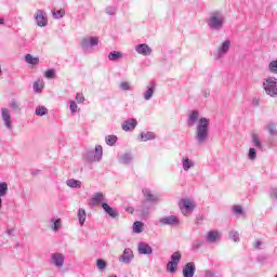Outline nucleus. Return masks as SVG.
I'll return each mask as SVG.
<instances>
[{
    "label": "nucleus",
    "instance_id": "cd10ccee",
    "mask_svg": "<svg viewBox=\"0 0 277 277\" xmlns=\"http://www.w3.org/2000/svg\"><path fill=\"white\" fill-rule=\"evenodd\" d=\"M155 134L153 132H142L141 133V142H148L150 140H155Z\"/></svg>",
    "mask_w": 277,
    "mask_h": 277
},
{
    "label": "nucleus",
    "instance_id": "393cba45",
    "mask_svg": "<svg viewBox=\"0 0 277 277\" xmlns=\"http://www.w3.org/2000/svg\"><path fill=\"white\" fill-rule=\"evenodd\" d=\"M182 168L185 172H188L189 169L194 168V160L184 157L182 159Z\"/></svg>",
    "mask_w": 277,
    "mask_h": 277
},
{
    "label": "nucleus",
    "instance_id": "e433bc0d",
    "mask_svg": "<svg viewBox=\"0 0 277 277\" xmlns=\"http://www.w3.org/2000/svg\"><path fill=\"white\" fill-rule=\"evenodd\" d=\"M266 129L271 135H277V124L274 122H271L266 126Z\"/></svg>",
    "mask_w": 277,
    "mask_h": 277
},
{
    "label": "nucleus",
    "instance_id": "72a5a7b5",
    "mask_svg": "<svg viewBox=\"0 0 277 277\" xmlns=\"http://www.w3.org/2000/svg\"><path fill=\"white\" fill-rule=\"evenodd\" d=\"M181 258L182 254L180 253V251H175L172 255H171V263H174L175 265H179V263H181Z\"/></svg>",
    "mask_w": 277,
    "mask_h": 277
},
{
    "label": "nucleus",
    "instance_id": "e2e57ef3",
    "mask_svg": "<svg viewBox=\"0 0 277 277\" xmlns=\"http://www.w3.org/2000/svg\"><path fill=\"white\" fill-rule=\"evenodd\" d=\"M109 277H118V276H116V275H110Z\"/></svg>",
    "mask_w": 277,
    "mask_h": 277
},
{
    "label": "nucleus",
    "instance_id": "aec40b11",
    "mask_svg": "<svg viewBox=\"0 0 277 277\" xmlns=\"http://www.w3.org/2000/svg\"><path fill=\"white\" fill-rule=\"evenodd\" d=\"M138 254H153V247L146 242H138Z\"/></svg>",
    "mask_w": 277,
    "mask_h": 277
},
{
    "label": "nucleus",
    "instance_id": "c85d7f7f",
    "mask_svg": "<svg viewBox=\"0 0 277 277\" xmlns=\"http://www.w3.org/2000/svg\"><path fill=\"white\" fill-rule=\"evenodd\" d=\"M25 60L27 64H31L32 66H37V64H40V58L34 57L31 54H27L25 56Z\"/></svg>",
    "mask_w": 277,
    "mask_h": 277
},
{
    "label": "nucleus",
    "instance_id": "4d7b16f0",
    "mask_svg": "<svg viewBox=\"0 0 277 277\" xmlns=\"http://www.w3.org/2000/svg\"><path fill=\"white\" fill-rule=\"evenodd\" d=\"M261 246H263V243L261 242V240H256L253 245L254 248L259 249L261 248Z\"/></svg>",
    "mask_w": 277,
    "mask_h": 277
},
{
    "label": "nucleus",
    "instance_id": "473e14b6",
    "mask_svg": "<svg viewBox=\"0 0 277 277\" xmlns=\"http://www.w3.org/2000/svg\"><path fill=\"white\" fill-rule=\"evenodd\" d=\"M52 15H53V18H55L56 21H60V18H64V16L66 15V11L62 9L58 11L52 10Z\"/></svg>",
    "mask_w": 277,
    "mask_h": 277
},
{
    "label": "nucleus",
    "instance_id": "9d476101",
    "mask_svg": "<svg viewBox=\"0 0 277 277\" xmlns=\"http://www.w3.org/2000/svg\"><path fill=\"white\" fill-rule=\"evenodd\" d=\"M135 51L138 53V55H144L145 57L151 55L153 53V49L146 43L135 45Z\"/></svg>",
    "mask_w": 277,
    "mask_h": 277
},
{
    "label": "nucleus",
    "instance_id": "423d86ee",
    "mask_svg": "<svg viewBox=\"0 0 277 277\" xmlns=\"http://www.w3.org/2000/svg\"><path fill=\"white\" fill-rule=\"evenodd\" d=\"M1 118L3 120L5 129L12 131L14 127L12 126V114L10 113V109L1 108Z\"/></svg>",
    "mask_w": 277,
    "mask_h": 277
},
{
    "label": "nucleus",
    "instance_id": "de8ad7c7",
    "mask_svg": "<svg viewBox=\"0 0 277 277\" xmlns=\"http://www.w3.org/2000/svg\"><path fill=\"white\" fill-rule=\"evenodd\" d=\"M119 88L121 90H123L124 92H127V91L131 90V84L129 82H127V81H122L120 83Z\"/></svg>",
    "mask_w": 277,
    "mask_h": 277
},
{
    "label": "nucleus",
    "instance_id": "6e6d98bb",
    "mask_svg": "<svg viewBox=\"0 0 277 277\" xmlns=\"http://www.w3.org/2000/svg\"><path fill=\"white\" fill-rule=\"evenodd\" d=\"M146 202H143L142 213L143 215H148V208H145Z\"/></svg>",
    "mask_w": 277,
    "mask_h": 277
},
{
    "label": "nucleus",
    "instance_id": "052dcab7",
    "mask_svg": "<svg viewBox=\"0 0 277 277\" xmlns=\"http://www.w3.org/2000/svg\"><path fill=\"white\" fill-rule=\"evenodd\" d=\"M3 23H5V19L0 17V25H3Z\"/></svg>",
    "mask_w": 277,
    "mask_h": 277
},
{
    "label": "nucleus",
    "instance_id": "c03bdc74",
    "mask_svg": "<svg viewBox=\"0 0 277 277\" xmlns=\"http://www.w3.org/2000/svg\"><path fill=\"white\" fill-rule=\"evenodd\" d=\"M269 198L271 200H275V202H277V187L269 189Z\"/></svg>",
    "mask_w": 277,
    "mask_h": 277
},
{
    "label": "nucleus",
    "instance_id": "680f3d73",
    "mask_svg": "<svg viewBox=\"0 0 277 277\" xmlns=\"http://www.w3.org/2000/svg\"><path fill=\"white\" fill-rule=\"evenodd\" d=\"M208 94H209V92L206 91V92H205V97H206V98H207V95H208Z\"/></svg>",
    "mask_w": 277,
    "mask_h": 277
},
{
    "label": "nucleus",
    "instance_id": "f8f14e48",
    "mask_svg": "<svg viewBox=\"0 0 277 277\" xmlns=\"http://www.w3.org/2000/svg\"><path fill=\"white\" fill-rule=\"evenodd\" d=\"M82 49H90L92 47H98V37L84 38L81 41Z\"/></svg>",
    "mask_w": 277,
    "mask_h": 277
},
{
    "label": "nucleus",
    "instance_id": "49530a36",
    "mask_svg": "<svg viewBox=\"0 0 277 277\" xmlns=\"http://www.w3.org/2000/svg\"><path fill=\"white\" fill-rule=\"evenodd\" d=\"M96 265L98 269H105L107 267V262H105L103 259H98Z\"/></svg>",
    "mask_w": 277,
    "mask_h": 277
},
{
    "label": "nucleus",
    "instance_id": "13d9d810",
    "mask_svg": "<svg viewBox=\"0 0 277 277\" xmlns=\"http://www.w3.org/2000/svg\"><path fill=\"white\" fill-rule=\"evenodd\" d=\"M11 107H12L13 109H18V104L16 103V101H12V102H11Z\"/></svg>",
    "mask_w": 277,
    "mask_h": 277
},
{
    "label": "nucleus",
    "instance_id": "79ce46f5",
    "mask_svg": "<svg viewBox=\"0 0 277 277\" xmlns=\"http://www.w3.org/2000/svg\"><path fill=\"white\" fill-rule=\"evenodd\" d=\"M268 70L273 74V75H277V60L272 61L268 64Z\"/></svg>",
    "mask_w": 277,
    "mask_h": 277
},
{
    "label": "nucleus",
    "instance_id": "f257e3e1",
    "mask_svg": "<svg viewBox=\"0 0 277 277\" xmlns=\"http://www.w3.org/2000/svg\"><path fill=\"white\" fill-rule=\"evenodd\" d=\"M188 127H195V141L198 146H205L209 142V124L210 120L206 117L200 118V113L198 110H192L188 115L187 120Z\"/></svg>",
    "mask_w": 277,
    "mask_h": 277
},
{
    "label": "nucleus",
    "instance_id": "0e129e2a",
    "mask_svg": "<svg viewBox=\"0 0 277 277\" xmlns=\"http://www.w3.org/2000/svg\"><path fill=\"white\" fill-rule=\"evenodd\" d=\"M276 277H277V275H276Z\"/></svg>",
    "mask_w": 277,
    "mask_h": 277
},
{
    "label": "nucleus",
    "instance_id": "7ed1b4c3",
    "mask_svg": "<svg viewBox=\"0 0 277 277\" xmlns=\"http://www.w3.org/2000/svg\"><path fill=\"white\" fill-rule=\"evenodd\" d=\"M84 159L89 163H98V161H101L103 159V146L96 145L95 150L91 149V150L87 151L84 155Z\"/></svg>",
    "mask_w": 277,
    "mask_h": 277
},
{
    "label": "nucleus",
    "instance_id": "58836bf2",
    "mask_svg": "<svg viewBox=\"0 0 277 277\" xmlns=\"http://www.w3.org/2000/svg\"><path fill=\"white\" fill-rule=\"evenodd\" d=\"M116 142H118V136H116V135L106 136V144L108 146H114L116 144Z\"/></svg>",
    "mask_w": 277,
    "mask_h": 277
},
{
    "label": "nucleus",
    "instance_id": "a211bd4d",
    "mask_svg": "<svg viewBox=\"0 0 277 277\" xmlns=\"http://www.w3.org/2000/svg\"><path fill=\"white\" fill-rule=\"evenodd\" d=\"M137 127V119H128L121 124L123 131H133Z\"/></svg>",
    "mask_w": 277,
    "mask_h": 277
},
{
    "label": "nucleus",
    "instance_id": "f3484780",
    "mask_svg": "<svg viewBox=\"0 0 277 277\" xmlns=\"http://www.w3.org/2000/svg\"><path fill=\"white\" fill-rule=\"evenodd\" d=\"M102 209L107 213V215H109V217H113V220H116V217L120 215L118 210L111 208L107 202L102 203Z\"/></svg>",
    "mask_w": 277,
    "mask_h": 277
},
{
    "label": "nucleus",
    "instance_id": "864d4df0",
    "mask_svg": "<svg viewBox=\"0 0 277 277\" xmlns=\"http://www.w3.org/2000/svg\"><path fill=\"white\" fill-rule=\"evenodd\" d=\"M205 277H217L213 271H206L205 272Z\"/></svg>",
    "mask_w": 277,
    "mask_h": 277
},
{
    "label": "nucleus",
    "instance_id": "dca6fc26",
    "mask_svg": "<svg viewBox=\"0 0 277 277\" xmlns=\"http://www.w3.org/2000/svg\"><path fill=\"white\" fill-rule=\"evenodd\" d=\"M195 274H196V263L188 262L183 268V276L194 277Z\"/></svg>",
    "mask_w": 277,
    "mask_h": 277
},
{
    "label": "nucleus",
    "instance_id": "ea45409f",
    "mask_svg": "<svg viewBox=\"0 0 277 277\" xmlns=\"http://www.w3.org/2000/svg\"><path fill=\"white\" fill-rule=\"evenodd\" d=\"M232 211L234 215H243V207L239 205L233 206Z\"/></svg>",
    "mask_w": 277,
    "mask_h": 277
},
{
    "label": "nucleus",
    "instance_id": "bf43d9fd",
    "mask_svg": "<svg viewBox=\"0 0 277 277\" xmlns=\"http://www.w3.org/2000/svg\"><path fill=\"white\" fill-rule=\"evenodd\" d=\"M126 211H128V213H133V211H135L132 207H129L126 209Z\"/></svg>",
    "mask_w": 277,
    "mask_h": 277
},
{
    "label": "nucleus",
    "instance_id": "3c124183",
    "mask_svg": "<svg viewBox=\"0 0 277 277\" xmlns=\"http://www.w3.org/2000/svg\"><path fill=\"white\" fill-rule=\"evenodd\" d=\"M230 237H232L233 241H235V242L239 241V233L238 232H232Z\"/></svg>",
    "mask_w": 277,
    "mask_h": 277
},
{
    "label": "nucleus",
    "instance_id": "2eb2a0df",
    "mask_svg": "<svg viewBox=\"0 0 277 277\" xmlns=\"http://www.w3.org/2000/svg\"><path fill=\"white\" fill-rule=\"evenodd\" d=\"M51 263L55 267H64V254L63 253H52Z\"/></svg>",
    "mask_w": 277,
    "mask_h": 277
},
{
    "label": "nucleus",
    "instance_id": "5701e85b",
    "mask_svg": "<svg viewBox=\"0 0 277 277\" xmlns=\"http://www.w3.org/2000/svg\"><path fill=\"white\" fill-rule=\"evenodd\" d=\"M251 138L253 146L256 147L258 150H263V143L261 142V137L259 136V134L253 133L251 135Z\"/></svg>",
    "mask_w": 277,
    "mask_h": 277
},
{
    "label": "nucleus",
    "instance_id": "c756f323",
    "mask_svg": "<svg viewBox=\"0 0 277 277\" xmlns=\"http://www.w3.org/2000/svg\"><path fill=\"white\" fill-rule=\"evenodd\" d=\"M205 243V241L200 240V239H195L192 243V250L193 252H198L199 249L202 248V245Z\"/></svg>",
    "mask_w": 277,
    "mask_h": 277
},
{
    "label": "nucleus",
    "instance_id": "4468645a",
    "mask_svg": "<svg viewBox=\"0 0 277 277\" xmlns=\"http://www.w3.org/2000/svg\"><path fill=\"white\" fill-rule=\"evenodd\" d=\"M143 196L147 202H159V195L154 194L149 188L143 189Z\"/></svg>",
    "mask_w": 277,
    "mask_h": 277
},
{
    "label": "nucleus",
    "instance_id": "1a4fd4ad",
    "mask_svg": "<svg viewBox=\"0 0 277 277\" xmlns=\"http://www.w3.org/2000/svg\"><path fill=\"white\" fill-rule=\"evenodd\" d=\"M133 250L126 248L123 253L119 256V261L120 263H126V265H129L131 261H133Z\"/></svg>",
    "mask_w": 277,
    "mask_h": 277
},
{
    "label": "nucleus",
    "instance_id": "4be33fe9",
    "mask_svg": "<svg viewBox=\"0 0 277 277\" xmlns=\"http://www.w3.org/2000/svg\"><path fill=\"white\" fill-rule=\"evenodd\" d=\"M8 196V183L1 182L0 183V209H3V197Z\"/></svg>",
    "mask_w": 277,
    "mask_h": 277
},
{
    "label": "nucleus",
    "instance_id": "9b49d317",
    "mask_svg": "<svg viewBox=\"0 0 277 277\" xmlns=\"http://www.w3.org/2000/svg\"><path fill=\"white\" fill-rule=\"evenodd\" d=\"M161 226H174L179 224V217L176 215H169L159 220Z\"/></svg>",
    "mask_w": 277,
    "mask_h": 277
},
{
    "label": "nucleus",
    "instance_id": "bb28decb",
    "mask_svg": "<svg viewBox=\"0 0 277 277\" xmlns=\"http://www.w3.org/2000/svg\"><path fill=\"white\" fill-rule=\"evenodd\" d=\"M108 60L110 62H118V60H122V52L113 51L108 54Z\"/></svg>",
    "mask_w": 277,
    "mask_h": 277
},
{
    "label": "nucleus",
    "instance_id": "7c9ffc66",
    "mask_svg": "<svg viewBox=\"0 0 277 277\" xmlns=\"http://www.w3.org/2000/svg\"><path fill=\"white\" fill-rule=\"evenodd\" d=\"M85 210L84 209H79L78 210V220H79V224L80 226H83V224H85Z\"/></svg>",
    "mask_w": 277,
    "mask_h": 277
},
{
    "label": "nucleus",
    "instance_id": "20e7f679",
    "mask_svg": "<svg viewBox=\"0 0 277 277\" xmlns=\"http://www.w3.org/2000/svg\"><path fill=\"white\" fill-rule=\"evenodd\" d=\"M265 93L273 98H277V79L269 77L263 82Z\"/></svg>",
    "mask_w": 277,
    "mask_h": 277
},
{
    "label": "nucleus",
    "instance_id": "412c9836",
    "mask_svg": "<svg viewBox=\"0 0 277 277\" xmlns=\"http://www.w3.org/2000/svg\"><path fill=\"white\" fill-rule=\"evenodd\" d=\"M217 239H220V233L219 232H215V230L208 232V234L206 236V241L208 243H215V241H217Z\"/></svg>",
    "mask_w": 277,
    "mask_h": 277
},
{
    "label": "nucleus",
    "instance_id": "8fccbe9b",
    "mask_svg": "<svg viewBox=\"0 0 277 277\" xmlns=\"http://www.w3.org/2000/svg\"><path fill=\"white\" fill-rule=\"evenodd\" d=\"M47 79H55V69H48L45 71Z\"/></svg>",
    "mask_w": 277,
    "mask_h": 277
},
{
    "label": "nucleus",
    "instance_id": "6e6552de",
    "mask_svg": "<svg viewBox=\"0 0 277 277\" xmlns=\"http://www.w3.org/2000/svg\"><path fill=\"white\" fill-rule=\"evenodd\" d=\"M35 21L38 25V27H47L49 25V19H47V14H44V11L38 10L35 15Z\"/></svg>",
    "mask_w": 277,
    "mask_h": 277
},
{
    "label": "nucleus",
    "instance_id": "a878e982",
    "mask_svg": "<svg viewBox=\"0 0 277 277\" xmlns=\"http://www.w3.org/2000/svg\"><path fill=\"white\" fill-rule=\"evenodd\" d=\"M66 185L68 187H71V189H80L81 187V181L79 180H75V179H70L66 181Z\"/></svg>",
    "mask_w": 277,
    "mask_h": 277
},
{
    "label": "nucleus",
    "instance_id": "4c0bfd02",
    "mask_svg": "<svg viewBox=\"0 0 277 277\" xmlns=\"http://www.w3.org/2000/svg\"><path fill=\"white\" fill-rule=\"evenodd\" d=\"M142 228H144V223L136 221L133 223V233L140 234L142 233Z\"/></svg>",
    "mask_w": 277,
    "mask_h": 277
},
{
    "label": "nucleus",
    "instance_id": "a19ab883",
    "mask_svg": "<svg viewBox=\"0 0 277 277\" xmlns=\"http://www.w3.org/2000/svg\"><path fill=\"white\" fill-rule=\"evenodd\" d=\"M176 267H179L177 264H174L173 262L169 261L167 264V272H170V274H175Z\"/></svg>",
    "mask_w": 277,
    "mask_h": 277
},
{
    "label": "nucleus",
    "instance_id": "a18cd8bd",
    "mask_svg": "<svg viewBox=\"0 0 277 277\" xmlns=\"http://www.w3.org/2000/svg\"><path fill=\"white\" fill-rule=\"evenodd\" d=\"M118 11V9L116 6H107L105 9L106 14H108V16H114V14H116V12Z\"/></svg>",
    "mask_w": 277,
    "mask_h": 277
},
{
    "label": "nucleus",
    "instance_id": "09e8293b",
    "mask_svg": "<svg viewBox=\"0 0 277 277\" xmlns=\"http://www.w3.org/2000/svg\"><path fill=\"white\" fill-rule=\"evenodd\" d=\"M69 109H70L71 114H77L78 106L75 101L69 102Z\"/></svg>",
    "mask_w": 277,
    "mask_h": 277
},
{
    "label": "nucleus",
    "instance_id": "0eeeda50",
    "mask_svg": "<svg viewBox=\"0 0 277 277\" xmlns=\"http://www.w3.org/2000/svg\"><path fill=\"white\" fill-rule=\"evenodd\" d=\"M230 50V40H225L221 47H219L216 53L214 54L215 60H220V57H224L226 53Z\"/></svg>",
    "mask_w": 277,
    "mask_h": 277
},
{
    "label": "nucleus",
    "instance_id": "f03ea898",
    "mask_svg": "<svg viewBox=\"0 0 277 277\" xmlns=\"http://www.w3.org/2000/svg\"><path fill=\"white\" fill-rule=\"evenodd\" d=\"M226 23V16L222 11H212L207 21L209 29L212 31H222Z\"/></svg>",
    "mask_w": 277,
    "mask_h": 277
},
{
    "label": "nucleus",
    "instance_id": "ddd939ff",
    "mask_svg": "<svg viewBox=\"0 0 277 277\" xmlns=\"http://www.w3.org/2000/svg\"><path fill=\"white\" fill-rule=\"evenodd\" d=\"M157 85V83H155V80H151L148 84H147V89L146 91L143 93V98L145 101H150V98H153V96L155 95V87Z\"/></svg>",
    "mask_w": 277,
    "mask_h": 277
},
{
    "label": "nucleus",
    "instance_id": "37998d69",
    "mask_svg": "<svg viewBox=\"0 0 277 277\" xmlns=\"http://www.w3.org/2000/svg\"><path fill=\"white\" fill-rule=\"evenodd\" d=\"M248 157L250 161H254V159H256V149H254V147L249 149Z\"/></svg>",
    "mask_w": 277,
    "mask_h": 277
},
{
    "label": "nucleus",
    "instance_id": "b1692460",
    "mask_svg": "<svg viewBox=\"0 0 277 277\" xmlns=\"http://www.w3.org/2000/svg\"><path fill=\"white\" fill-rule=\"evenodd\" d=\"M133 161V155L126 153L120 156L119 163H122L123 166H129Z\"/></svg>",
    "mask_w": 277,
    "mask_h": 277
},
{
    "label": "nucleus",
    "instance_id": "603ef678",
    "mask_svg": "<svg viewBox=\"0 0 277 277\" xmlns=\"http://www.w3.org/2000/svg\"><path fill=\"white\" fill-rule=\"evenodd\" d=\"M76 101H77V103H83V101H85V97L83 96V94L77 93Z\"/></svg>",
    "mask_w": 277,
    "mask_h": 277
},
{
    "label": "nucleus",
    "instance_id": "6ab92c4d",
    "mask_svg": "<svg viewBox=\"0 0 277 277\" xmlns=\"http://www.w3.org/2000/svg\"><path fill=\"white\" fill-rule=\"evenodd\" d=\"M104 200L105 195L103 193H95L91 198L89 205L90 207H96V205H101V202H104Z\"/></svg>",
    "mask_w": 277,
    "mask_h": 277
},
{
    "label": "nucleus",
    "instance_id": "2f4dec72",
    "mask_svg": "<svg viewBox=\"0 0 277 277\" xmlns=\"http://www.w3.org/2000/svg\"><path fill=\"white\" fill-rule=\"evenodd\" d=\"M51 222H52V226H51L52 230L57 232L60 230V228H62V219H52Z\"/></svg>",
    "mask_w": 277,
    "mask_h": 277
},
{
    "label": "nucleus",
    "instance_id": "5fc2aeb1",
    "mask_svg": "<svg viewBox=\"0 0 277 277\" xmlns=\"http://www.w3.org/2000/svg\"><path fill=\"white\" fill-rule=\"evenodd\" d=\"M16 229H14V228H8L6 230H5V234L6 235H9V237H14V232H15Z\"/></svg>",
    "mask_w": 277,
    "mask_h": 277
},
{
    "label": "nucleus",
    "instance_id": "f704fd0d",
    "mask_svg": "<svg viewBox=\"0 0 277 277\" xmlns=\"http://www.w3.org/2000/svg\"><path fill=\"white\" fill-rule=\"evenodd\" d=\"M32 88H34V92H36V94H38V93L42 92V88H44V84L42 83V81L37 80L34 82Z\"/></svg>",
    "mask_w": 277,
    "mask_h": 277
},
{
    "label": "nucleus",
    "instance_id": "c9c22d12",
    "mask_svg": "<svg viewBox=\"0 0 277 277\" xmlns=\"http://www.w3.org/2000/svg\"><path fill=\"white\" fill-rule=\"evenodd\" d=\"M36 116H47L49 114V109L44 106H38L35 110Z\"/></svg>",
    "mask_w": 277,
    "mask_h": 277
},
{
    "label": "nucleus",
    "instance_id": "39448f33",
    "mask_svg": "<svg viewBox=\"0 0 277 277\" xmlns=\"http://www.w3.org/2000/svg\"><path fill=\"white\" fill-rule=\"evenodd\" d=\"M179 207L183 215H189L194 211V209H196V205H194V201L187 198L181 199Z\"/></svg>",
    "mask_w": 277,
    "mask_h": 277
}]
</instances>
